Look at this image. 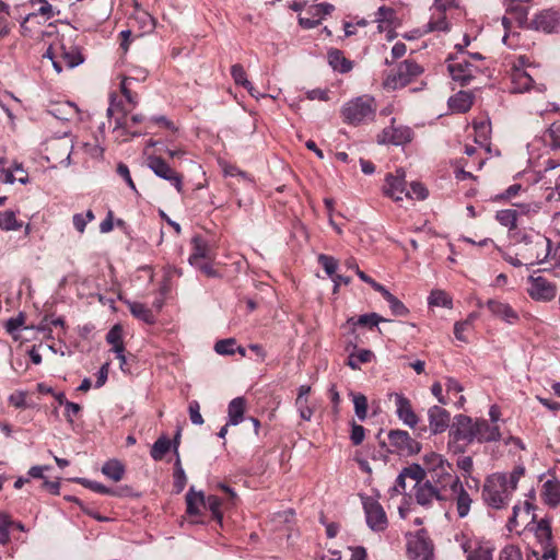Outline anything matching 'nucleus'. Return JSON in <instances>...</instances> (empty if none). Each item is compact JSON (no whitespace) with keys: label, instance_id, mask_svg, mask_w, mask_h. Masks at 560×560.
<instances>
[{"label":"nucleus","instance_id":"obj_20","mask_svg":"<svg viewBox=\"0 0 560 560\" xmlns=\"http://www.w3.org/2000/svg\"><path fill=\"white\" fill-rule=\"evenodd\" d=\"M490 313L509 325H514L520 320L518 313L508 303L498 300H488L486 303Z\"/></svg>","mask_w":560,"mask_h":560},{"label":"nucleus","instance_id":"obj_27","mask_svg":"<svg viewBox=\"0 0 560 560\" xmlns=\"http://www.w3.org/2000/svg\"><path fill=\"white\" fill-rule=\"evenodd\" d=\"M474 97L471 93L466 91H459L454 96L450 97L448 106L453 112L466 113L472 105Z\"/></svg>","mask_w":560,"mask_h":560},{"label":"nucleus","instance_id":"obj_59","mask_svg":"<svg viewBox=\"0 0 560 560\" xmlns=\"http://www.w3.org/2000/svg\"><path fill=\"white\" fill-rule=\"evenodd\" d=\"M318 262L322 265L328 276H332L338 267V262L334 257L324 254L318 256Z\"/></svg>","mask_w":560,"mask_h":560},{"label":"nucleus","instance_id":"obj_22","mask_svg":"<svg viewBox=\"0 0 560 560\" xmlns=\"http://www.w3.org/2000/svg\"><path fill=\"white\" fill-rule=\"evenodd\" d=\"M191 244L192 254L188 259L191 266H199V261H201V259H210L212 257V247L202 236L195 235L191 240Z\"/></svg>","mask_w":560,"mask_h":560},{"label":"nucleus","instance_id":"obj_16","mask_svg":"<svg viewBox=\"0 0 560 560\" xmlns=\"http://www.w3.org/2000/svg\"><path fill=\"white\" fill-rule=\"evenodd\" d=\"M511 83L512 93H524L529 91L530 89H534L540 93H544L546 91V86L544 84L533 85L534 80L532 75L527 71L518 67H514L512 69Z\"/></svg>","mask_w":560,"mask_h":560},{"label":"nucleus","instance_id":"obj_34","mask_svg":"<svg viewBox=\"0 0 560 560\" xmlns=\"http://www.w3.org/2000/svg\"><path fill=\"white\" fill-rule=\"evenodd\" d=\"M396 12L393 8L382 5L378 8L375 22L378 23L380 31L385 27L395 26Z\"/></svg>","mask_w":560,"mask_h":560},{"label":"nucleus","instance_id":"obj_64","mask_svg":"<svg viewBox=\"0 0 560 560\" xmlns=\"http://www.w3.org/2000/svg\"><path fill=\"white\" fill-rule=\"evenodd\" d=\"M106 341L109 345H116L122 341V328L120 325L113 326L106 335Z\"/></svg>","mask_w":560,"mask_h":560},{"label":"nucleus","instance_id":"obj_9","mask_svg":"<svg viewBox=\"0 0 560 560\" xmlns=\"http://www.w3.org/2000/svg\"><path fill=\"white\" fill-rule=\"evenodd\" d=\"M433 551V544L423 530L408 539L407 553L410 560H431Z\"/></svg>","mask_w":560,"mask_h":560},{"label":"nucleus","instance_id":"obj_37","mask_svg":"<svg viewBox=\"0 0 560 560\" xmlns=\"http://www.w3.org/2000/svg\"><path fill=\"white\" fill-rule=\"evenodd\" d=\"M187 513L189 515L199 514V505H203L205 495L202 491L196 492L192 488L186 494Z\"/></svg>","mask_w":560,"mask_h":560},{"label":"nucleus","instance_id":"obj_61","mask_svg":"<svg viewBox=\"0 0 560 560\" xmlns=\"http://www.w3.org/2000/svg\"><path fill=\"white\" fill-rule=\"evenodd\" d=\"M44 57H47L51 60L52 67L57 73H60L62 71L63 67H66L63 61L57 55L56 46H52V45L49 46V48L44 54Z\"/></svg>","mask_w":560,"mask_h":560},{"label":"nucleus","instance_id":"obj_2","mask_svg":"<svg viewBox=\"0 0 560 560\" xmlns=\"http://www.w3.org/2000/svg\"><path fill=\"white\" fill-rule=\"evenodd\" d=\"M423 464L427 467L429 479L432 485L441 488L448 494V490L460 481L453 465L441 454L430 452L423 456Z\"/></svg>","mask_w":560,"mask_h":560},{"label":"nucleus","instance_id":"obj_56","mask_svg":"<svg viewBox=\"0 0 560 560\" xmlns=\"http://www.w3.org/2000/svg\"><path fill=\"white\" fill-rule=\"evenodd\" d=\"M405 197L424 200L428 197V189L421 183L413 182L410 190L406 191Z\"/></svg>","mask_w":560,"mask_h":560},{"label":"nucleus","instance_id":"obj_32","mask_svg":"<svg viewBox=\"0 0 560 560\" xmlns=\"http://www.w3.org/2000/svg\"><path fill=\"white\" fill-rule=\"evenodd\" d=\"M127 305L132 316L139 320H142L145 324H153L155 322L153 312L143 303L128 301Z\"/></svg>","mask_w":560,"mask_h":560},{"label":"nucleus","instance_id":"obj_51","mask_svg":"<svg viewBox=\"0 0 560 560\" xmlns=\"http://www.w3.org/2000/svg\"><path fill=\"white\" fill-rule=\"evenodd\" d=\"M133 81L132 78L124 77L120 82V91L126 101L133 107L138 105V95L132 93L129 85Z\"/></svg>","mask_w":560,"mask_h":560},{"label":"nucleus","instance_id":"obj_52","mask_svg":"<svg viewBox=\"0 0 560 560\" xmlns=\"http://www.w3.org/2000/svg\"><path fill=\"white\" fill-rule=\"evenodd\" d=\"M78 482L81 483L82 486H84L85 488H89V489L93 490L94 492H97L101 494H108V495L116 494V492L114 490L107 488L106 486H104L97 481H92V480H89L85 478H79Z\"/></svg>","mask_w":560,"mask_h":560},{"label":"nucleus","instance_id":"obj_40","mask_svg":"<svg viewBox=\"0 0 560 560\" xmlns=\"http://www.w3.org/2000/svg\"><path fill=\"white\" fill-rule=\"evenodd\" d=\"M545 501L549 505L556 506L560 503V483L557 481H546L544 485Z\"/></svg>","mask_w":560,"mask_h":560},{"label":"nucleus","instance_id":"obj_7","mask_svg":"<svg viewBox=\"0 0 560 560\" xmlns=\"http://www.w3.org/2000/svg\"><path fill=\"white\" fill-rule=\"evenodd\" d=\"M388 442L392 447L389 452L400 456L415 455L421 450V444L404 430H390L388 432Z\"/></svg>","mask_w":560,"mask_h":560},{"label":"nucleus","instance_id":"obj_15","mask_svg":"<svg viewBox=\"0 0 560 560\" xmlns=\"http://www.w3.org/2000/svg\"><path fill=\"white\" fill-rule=\"evenodd\" d=\"M416 501L420 505H430L433 501H447L448 494L445 493L441 488L435 487L431 481L425 480L421 485L415 487Z\"/></svg>","mask_w":560,"mask_h":560},{"label":"nucleus","instance_id":"obj_17","mask_svg":"<svg viewBox=\"0 0 560 560\" xmlns=\"http://www.w3.org/2000/svg\"><path fill=\"white\" fill-rule=\"evenodd\" d=\"M450 499H452L456 505L458 517L464 518L469 514L472 499L468 491L464 488L462 481L457 482V485L453 486L448 490V500Z\"/></svg>","mask_w":560,"mask_h":560},{"label":"nucleus","instance_id":"obj_38","mask_svg":"<svg viewBox=\"0 0 560 560\" xmlns=\"http://www.w3.org/2000/svg\"><path fill=\"white\" fill-rule=\"evenodd\" d=\"M428 303L430 306H439L445 308H452L453 301L452 298L443 290H432L429 298Z\"/></svg>","mask_w":560,"mask_h":560},{"label":"nucleus","instance_id":"obj_41","mask_svg":"<svg viewBox=\"0 0 560 560\" xmlns=\"http://www.w3.org/2000/svg\"><path fill=\"white\" fill-rule=\"evenodd\" d=\"M171 440L162 435L152 445L150 455L154 460H161L171 448Z\"/></svg>","mask_w":560,"mask_h":560},{"label":"nucleus","instance_id":"obj_13","mask_svg":"<svg viewBox=\"0 0 560 560\" xmlns=\"http://www.w3.org/2000/svg\"><path fill=\"white\" fill-rule=\"evenodd\" d=\"M529 26L536 31L545 33H559L560 32V11L547 9L542 10L535 15L530 21Z\"/></svg>","mask_w":560,"mask_h":560},{"label":"nucleus","instance_id":"obj_10","mask_svg":"<svg viewBox=\"0 0 560 560\" xmlns=\"http://www.w3.org/2000/svg\"><path fill=\"white\" fill-rule=\"evenodd\" d=\"M363 509L366 524L374 532H383L387 528L388 521L386 513L380 502L373 498H364Z\"/></svg>","mask_w":560,"mask_h":560},{"label":"nucleus","instance_id":"obj_46","mask_svg":"<svg viewBox=\"0 0 560 560\" xmlns=\"http://www.w3.org/2000/svg\"><path fill=\"white\" fill-rule=\"evenodd\" d=\"M434 31H442L446 32L448 31V23L446 21L445 14L438 13V18H432L428 24L425 25V28L422 33L418 31V36H421L422 34H427Z\"/></svg>","mask_w":560,"mask_h":560},{"label":"nucleus","instance_id":"obj_44","mask_svg":"<svg viewBox=\"0 0 560 560\" xmlns=\"http://www.w3.org/2000/svg\"><path fill=\"white\" fill-rule=\"evenodd\" d=\"M354 405L355 416L360 421H364L368 416V398L361 393H350Z\"/></svg>","mask_w":560,"mask_h":560},{"label":"nucleus","instance_id":"obj_43","mask_svg":"<svg viewBox=\"0 0 560 560\" xmlns=\"http://www.w3.org/2000/svg\"><path fill=\"white\" fill-rule=\"evenodd\" d=\"M348 322L354 326L359 325V326H368L370 328H373L382 322H387V319L382 317L377 313H369V314H363V315L359 316L357 319L350 318Z\"/></svg>","mask_w":560,"mask_h":560},{"label":"nucleus","instance_id":"obj_50","mask_svg":"<svg viewBox=\"0 0 560 560\" xmlns=\"http://www.w3.org/2000/svg\"><path fill=\"white\" fill-rule=\"evenodd\" d=\"M94 213L92 210H88L85 214L75 213L72 218L75 230L80 233L85 231V226L89 222L94 220Z\"/></svg>","mask_w":560,"mask_h":560},{"label":"nucleus","instance_id":"obj_18","mask_svg":"<svg viewBox=\"0 0 560 560\" xmlns=\"http://www.w3.org/2000/svg\"><path fill=\"white\" fill-rule=\"evenodd\" d=\"M412 139V131L409 127L392 125L385 128L378 137L380 143H390L394 145H402L410 142Z\"/></svg>","mask_w":560,"mask_h":560},{"label":"nucleus","instance_id":"obj_24","mask_svg":"<svg viewBox=\"0 0 560 560\" xmlns=\"http://www.w3.org/2000/svg\"><path fill=\"white\" fill-rule=\"evenodd\" d=\"M476 440L480 443L495 442L501 439L498 425L490 424L487 420L476 421Z\"/></svg>","mask_w":560,"mask_h":560},{"label":"nucleus","instance_id":"obj_47","mask_svg":"<svg viewBox=\"0 0 560 560\" xmlns=\"http://www.w3.org/2000/svg\"><path fill=\"white\" fill-rule=\"evenodd\" d=\"M173 477H174V483H173L174 491L176 493H180L186 486L187 478H186L185 471L182 467L179 458H177V460L175 463V471H174Z\"/></svg>","mask_w":560,"mask_h":560},{"label":"nucleus","instance_id":"obj_5","mask_svg":"<svg viewBox=\"0 0 560 560\" xmlns=\"http://www.w3.org/2000/svg\"><path fill=\"white\" fill-rule=\"evenodd\" d=\"M454 420L450 438L455 443L454 452L462 453L465 451V446L476 440V422L465 415H457Z\"/></svg>","mask_w":560,"mask_h":560},{"label":"nucleus","instance_id":"obj_26","mask_svg":"<svg viewBox=\"0 0 560 560\" xmlns=\"http://www.w3.org/2000/svg\"><path fill=\"white\" fill-rule=\"evenodd\" d=\"M55 46L58 57L63 61L67 68L72 69L83 62V57L77 47L70 46L67 48L63 44Z\"/></svg>","mask_w":560,"mask_h":560},{"label":"nucleus","instance_id":"obj_39","mask_svg":"<svg viewBox=\"0 0 560 560\" xmlns=\"http://www.w3.org/2000/svg\"><path fill=\"white\" fill-rule=\"evenodd\" d=\"M373 358V352L368 349H360L357 352H352L348 357L347 365L352 370H359L361 363H369Z\"/></svg>","mask_w":560,"mask_h":560},{"label":"nucleus","instance_id":"obj_29","mask_svg":"<svg viewBox=\"0 0 560 560\" xmlns=\"http://www.w3.org/2000/svg\"><path fill=\"white\" fill-rule=\"evenodd\" d=\"M130 21L138 23L139 28L143 33L151 32L155 26V22L152 15L145 10L141 9L137 2L135 3V12L130 18Z\"/></svg>","mask_w":560,"mask_h":560},{"label":"nucleus","instance_id":"obj_28","mask_svg":"<svg viewBox=\"0 0 560 560\" xmlns=\"http://www.w3.org/2000/svg\"><path fill=\"white\" fill-rule=\"evenodd\" d=\"M328 62L335 71L340 73H347L351 71L353 67L352 61L347 59L339 49H331L328 51Z\"/></svg>","mask_w":560,"mask_h":560},{"label":"nucleus","instance_id":"obj_6","mask_svg":"<svg viewBox=\"0 0 560 560\" xmlns=\"http://www.w3.org/2000/svg\"><path fill=\"white\" fill-rule=\"evenodd\" d=\"M448 61L447 69L452 79L462 86L469 84L478 72V68L467 59L465 52L455 58H450Z\"/></svg>","mask_w":560,"mask_h":560},{"label":"nucleus","instance_id":"obj_45","mask_svg":"<svg viewBox=\"0 0 560 560\" xmlns=\"http://www.w3.org/2000/svg\"><path fill=\"white\" fill-rule=\"evenodd\" d=\"M22 226L18 222L16 214L14 211L5 210L0 212V229L4 231L19 230Z\"/></svg>","mask_w":560,"mask_h":560},{"label":"nucleus","instance_id":"obj_58","mask_svg":"<svg viewBox=\"0 0 560 560\" xmlns=\"http://www.w3.org/2000/svg\"><path fill=\"white\" fill-rule=\"evenodd\" d=\"M523 466L515 467L510 474H505V481L512 491H515L521 477L524 475Z\"/></svg>","mask_w":560,"mask_h":560},{"label":"nucleus","instance_id":"obj_23","mask_svg":"<svg viewBox=\"0 0 560 560\" xmlns=\"http://www.w3.org/2000/svg\"><path fill=\"white\" fill-rule=\"evenodd\" d=\"M536 535L540 542L544 545L541 560H557L556 549L549 548V542L551 540V528L547 521L541 520L538 523Z\"/></svg>","mask_w":560,"mask_h":560},{"label":"nucleus","instance_id":"obj_57","mask_svg":"<svg viewBox=\"0 0 560 560\" xmlns=\"http://www.w3.org/2000/svg\"><path fill=\"white\" fill-rule=\"evenodd\" d=\"M523 466L515 467L510 474H505V481L512 491H515L521 477L524 475Z\"/></svg>","mask_w":560,"mask_h":560},{"label":"nucleus","instance_id":"obj_14","mask_svg":"<svg viewBox=\"0 0 560 560\" xmlns=\"http://www.w3.org/2000/svg\"><path fill=\"white\" fill-rule=\"evenodd\" d=\"M405 177V171L401 168L397 170L395 174H387L383 187L384 195L396 202L402 200V196L407 191Z\"/></svg>","mask_w":560,"mask_h":560},{"label":"nucleus","instance_id":"obj_54","mask_svg":"<svg viewBox=\"0 0 560 560\" xmlns=\"http://www.w3.org/2000/svg\"><path fill=\"white\" fill-rule=\"evenodd\" d=\"M386 301H387V303L389 305V308H390L392 313L395 316H406V315H408L409 310L395 295L392 294V295L387 296Z\"/></svg>","mask_w":560,"mask_h":560},{"label":"nucleus","instance_id":"obj_8","mask_svg":"<svg viewBox=\"0 0 560 560\" xmlns=\"http://www.w3.org/2000/svg\"><path fill=\"white\" fill-rule=\"evenodd\" d=\"M421 72L422 68L416 61L405 60L398 66L396 74L386 78L384 85L393 90L404 88Z\"/></svg>","mask_w":560,"mask_h":560},{"label":"nucleus","instance_id":"obj_55","mask_svg":"<svg viewBox=\"0 0 560 560\" xmlns=\"http://www.w3.org/2000/svg\"><path fill=\"white\" fill-rule=\"evenodd\" d=\"M498 560H523V557L518 547L508 545L500 551Z\"/></svg>","mask_w":560,"mask_h":560},{"label":"nucleus","instance_id":"obj_25","mask_svg":"<svg viewBox=\"0 0 560 560\" xmlns=\"http://www.w3.org/2000/svg\"><path fill=\"white\" fill-rule=\"evenodd\" d=\"M516 206L518 209H504L497 212L495 219L499 221L501 225L506 226L510 230L515 229L517 217L529 211L528 205Z\"/></svg>","mask_w":560,"mask_h":560},{"label":"nucleus","instance_id":"obj_63","mask_svg":"<svg viewBox=\"0 0 560 560\" xmlns=\"http://www.w3.org/2000/svg\"><path fill=\"white\" fill-rule=\"evenodd\" d=\"M365 430L362 425L352 422L351 424V442L353 445H360L364 440Z\"/></svg>","mask_w":560,"mask_h":560},{"label":"nucleus","instance_id":"obj_49","mask_svg":"<svg viewBox=\"0 0 560 560\" xmlns=\"http://www.w3.org/2000/svg\"><path fill=\"white\" fill-rule=\"evenodd\" d=\"M221 504L222 502L217 495L205 498L203 505L212 513L213 518L220 523L222 521Z\"/></svg>","mask_w":560,"mask_h":560},{"label":"nucleus","instance_id":"obj_60","mask_svg":"<svg viewBox=\"0 0 560 560\" xmlns=\"http://www.w3.org/2000/svg\"><path fill=\"white\" fill-rule=\"evenodd\" d=\"M467 560H492V551L488 547L479 546L468 553Z\"/></svg>","mask_w":560,"mask_h":560},{"label":"nucleus","instance_id":"obj_42","mask_svg":"<svg viewBox=\"0 0 560 560\" xmlns=\"http://www.w3.org/2000/svg\"><path fill=\"white\" fill-rule=\"evenodd\" d=\"M404 476L416 481L415 487L421 485L424 478L428 476L427 467L419 464H411L402 469Z\"/></svg>","mask_w":560,"mask_h":560},{"label":"nucleus","instance_id":"obj_1","mask_svg":"<svg viewBox=\"0 0 560 560\" xmlns=\"http://www.w3.org/2000/svg\"><path fill=\"white\" fill-rule=\"evenodd\" d=\"M513 238L516 256L523 258L522 262L534 266L546 261L550 256L551 241L537 231H520L514 233Z\"/></svg>","mask_w":560,"mask_h":560},{"label":"nucleus","instance_id":"obj_11","mask_svg":"<svg viewBox=\"0 0 560 560\" xmlns=\"http://www.w3.org/2000/svg\"><path fill=\"white\" fill-rule=\"evenodd\" d=\"M148 166L156 176L170 182L178 192L183 191V177L177 172H175L161 156H149Z\"/></svg>","mask_w":560,"mask_h":560},{"label":"nucleus","instance_id":"obj_30","mask_svg":"<svg viewBox=\"0 0 560 560\" xmlns=\"http://www.w3.org/2000/svg\"><path fill=\"white\" fill-rule=\"evenodd\" d=\"M506 13L511 14L520 26L527 24L528 7L526 3L505 0Z\"/></svg>","mask_w":560,"mask_h":560},{"label":"nucleus","instance_id":"obj_4","mask_svg":"<svg viewBox=\"0 0 560 560\" xmlns=\"http://www.w3.org/2000/svg\"><path fill=\"white\" fill-rule=\"evenodd\" d=\"M375 112V100L369 95L355 97L347 102L341 108L343 121L354 126L373 120Z\"/></svg>","mask_w":560,"mask_h":560},{"label":"nucleus","instance_id":"obj_48","mask_svg":"<svg viewBox=\"0 0 560 560\" xmlns=\"http://www.w3.org/2000/svg\"><path fill=\"white\" fill-rule=\"evenodd\" d=\"M214 350L221 355H231L236 352V340L234 338L222 339L215 342Z\"/></svg>","mask_w":560,"mask_h":560},{"label":"nucleus","instance_id":"obj_19","mask_svg":"<svg viewBox=\"0 0 560 560\" xmlns=\"http://www.w3.org/2000/svg\"><path fill=\"white\" fill-rule=\"evenodd\" d=\"M429 429L433 435L447 430L451 422V415L441 406H432L428 410Z\"/></svg>","mask_w":560,"mask_h":560},{"label":"nucleus","instance_id":"obj_31","mask_svg":"<svg viewBox=\"0 0 560 560\" xmlns=\"http://www.w3.org/2000/svg\"><path fill=\"white\" fill-rule=\"evenodd\" d=\"M246 401L243 397H236L232 399L229 404L228 413H229V422L228 424L237 425L243 421L244 411H245Z\"/></svg>","mask_w":560,"mask_h":560},{"label":"nucleus","instance_id":"obj_36","mask_svg":"<svg viewBox=\"0 0 560 560\" xmlns=\"http://www.w3.org/2000/svg\"><path fill=\"white\" fill-rule=\"evenodd\" d=\"M48 112L59 120H70L78 114V108L74 106V104L67 102L54 106Z\"/></svg>","mask_w":560,"mask_h":560},{"label":"nucleus","instance_id":"obj_21","mask_svg":"<svg viewBox=\"0 0 560 560\" xmlns=\"http://www.w3.org/2000/svg\"><path fill=\"white\" fill-rule=\"evenodd\" d=\"M395 404L396 413L399 420H401L406 425L415 428L419 418L415 413L410 400L402 395L396 394Z\"/></svg>","mask_w":560,"mask_h":560},{"label":"nucleus","instance_id":"obj_33","mask_svg":"<svg viewBox=\"0 0 560 560\" xmlns=\"http://www.w3.org/2000/svg\"><path fill=\"white\" fill-rule=\"evenodd\" d=\"M231 75L237 85H242L244 89H246L249 94L254 97H258V95L255 93V88L253 86L252 82L247 80L246 72L242 65L235 63L231 67Z\"/></svg>","mask_w":560,"mask_h":560},{"label":"nucleus","instance_id":"obj_3","mask_svg":"<svg viewBox=\"0 0 560 560\" xmlns=\"http://www.w3.org/2000/svg\"><path fill=\"white\" fill-rule=\"evenodd\" d=\"M513 492L505 481V474L497 472L485 480L481 494L488 508L502 510L508 508Z\"/></svg>","mask_w":560,"mask_h":560},{"label":"nucleus","instance_id":"obj_35","mask_svg":"<svg viewBox=\"0 0 560 560\" xmlns=\"http://www.w3.org/2000/svg\"><path fill=\"white\" fill-rule=\"evenodd\" d=\"M102 472L113 481L117 482L122 479L125 467L119 460L112 459L103 465Z\"/></svg>","mask_w":560,"mask_h":560},{"label":"nucleus","instance_id":"obj_53","mask_svg":"<svg viewBox=\"0 0 560 560\" xmlns=\"http://www.w3.org/2000/svg\"><path fill=\"white\" fill-rule=\"evenodd\" d=\"M476 138L475 141L483 147L486 150H489L488 143V133H489V125L485 122L475 125Z\"/></svg>","mask_w":560,"mask_h":560},{"label":"nucleus","instance_id":"obj_62","mask_svg":"<svg viewBox=\"0 0 560 560\" xmlns=\"http://www.w3.org/2000/svg\"><path fill=\"white\" fill-rule=\"evenodd\" d=\"M188 411H189L190 421L194 424L200 425L203 423V418L200 413V406H199L198 401H196V400L190 401Z\"/></svg>","mask_w":560,"mask_h":560},{"label":"nucleus","instance_id":"obj_12","mask_svg":"<svg viewBox=\"0 0 560 560\" xmlns=\"http://www.w3.org/2000/svg\"><path fill=\"white\" fill-rule=\"evenodd\" d=\"M529 287L527 288L528 295L539 302H549L555 299L557 290L556 285L548 281L546 278L538 276L528 278Z\"/></svg>","mask_w":560,"mask_h":560}]
</instances>
